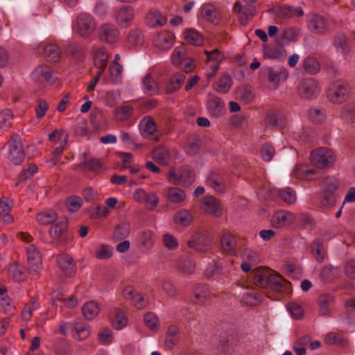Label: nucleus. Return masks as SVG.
<instances>
[{"label":"nucleus","instance_id":"f257e3e1","mask_svg":"<svg viewBox=\"0 0 355 355\" xmlns=\"http://www.w3.org/2000/svg\"><path fill=\"white\" fill-rule=\"evenodd\" d=\"M97 24L92 15L83 12L79 13L73 23V31L83 39H89L95 33Z\"/></svg>","mask_w":355,"mask_h":355},{"label":"nucleus","instance_id":"f03ea898","mask_svg":"<svg viewBox=\"0 0 355 355\" xmlns=\"http://www.w3.org/2000/svg\"><path fill=\"white\" fill-rule=\"evenodd\" d=\"M350 91L351 87L347 81L338 80L329 86L327 97L331 103L340 104L347 99Z\"/></svg>","mask_w":355,"mask_h":355},{"label":"nucleus","instance_id":"7ed1b4c3","mask_svg":"<svg viewBox=\"0 0 355 355\" xmlns=\"http://www.w3.org/2000/svg\"><path fill=\"white\" fill-rule=\"evenodd\" d=\"M68 219L67 217L58 218L49 230V234L52 242L56 246L67 243L68 241Z\"/></svg>","mask_w":355,"mask_h":355},{"label":"nucleus","instance_id":"20e7f679","mask_svg":"<svg viewBox=\"0 0 355 355\" xmlns=\"http://www.w3.org/2000/svg\"><path fill=\"white\" fill-rule=\"evenodd\" d=\"M310 159L313 164L319 168L330 167L334 162L333 152L324 147L312 151Z\"/></svg>","mask_w":355,"mask_h":355},{"label":"nucleus","instance_id":"39448f33","mask_svg":"<svg viewBox=\"0 0 355 355\" xmlns=\"http://www.w3.org/2000/svg\"><path fill=\"white\" fill-rule=\"evenodd\" d=\"M214 236L208 232H198L187 241V245L198 252H205L213 245Z\"/></svg>","mask_w":355,"mask_h":355},{"label":"nucleus","instance_id":"423d86ee","mask_svg":"<svg viewBox=\"0 0 355 355\" xmlns=\"http://www.w3.org/2000/svg\"><path fill=\"white\" fill-rule=\"evenodd\" d=\"M297 93L302 98L311 100L320 93L318 82L314 78H304L297 85Z\"/></svg>","mask_w":355,"mask_h":355},{"label":"nucleus","instance_id":"0eeeda50","mask_svg":"<svg viewBox=\"0 0 355 355\" xmlns=\"http://www.w3.org/2000/svg\"><path fill=\"white\" fill-rule=\"evenodd\" d=\"M234 10L236 12L240 23L244 26H246L257 13L254 6L252 4L242 6L239 1L235 2Z\"/></svg>","mask_w":355,"mask_h":355},{"label":"nucleus","instance_id":"6e6552de","mask_svg":"<svg viewBox=\"0 0 355 355\" xmlns=\"http://www.w3.org/2000/svg\"><path fill=\"white\" fill-rule=\"evenodd\" d=\"M272 275V270L268 267H258L252 271L254 283L260 288L269 287Z\"/></svg>","mask_w":355,"mask_h":355},{"label":"nucleus","instance_id":"1a4fd4ad","mask_svg":"<svg viewBox=\"0 0 355 355\" xmlns=\"http://www.w3.org/2000/svg\"><path fill=\"white\" fill-rule=\"evenodd\" d=\"M265 123L268 128L279 130L285 126L286 120L279 110H270L266 112Z\"/></svg>","mask_w":355,"mask_h":355},{"label":"nucleus","instance_id":"9d476101","mask_svg":"<svg viewBox=\"0 0 355 355\" xmlns=\"http://www.w3.org/2000/svg\"><path fill=\"white\" fill-rule=\"evenodd\" d=\"M119 32L114 25L105 24L98 28V37L101 40L112 44L117 41Z\"/></svg>","mask_w":355,"mask_h":355},{"label":"nucleus","instance_id":"9b49d317","mask_svg":"<svg viewBox=\"0 0 355 355\" xmlns=\"http://www.w3.org/2000/svg\"><path fill=\"white\" fill-rule=\"evenodd\" d=\"M57 263L66 276L71 277L76 274V264L71 256L67 254H61L57 257Z\"/></svg>","mask_w":355,"mask_h":355},{"label":"nucleus","instance_id":"f8f14e48","mask_svg":"<svg viewBox=\"0 0 355 355\" xmlns=\"http://www.w3.org/2000/svg\"><path fill=\"white\" fill-rule=\"evenodd\" d=\"M308 27L315 33L324 34L327 31L329 25L324 17L315 14L310 18L308 22Z\"/></svg>","mask_w":355,"mask_h":355},{"label":"nucleus","instance_id":"ddd939ff","mask_svg":"<svg viewBox=\"0 0 355 355\" xmlns=\"http://www.w3.org/2000/svg\"><path fill=\"white\" fill-rule=\"evenodd\" d=\"M337 195L320 191L315 194L314 199L317 205L322 209L332 207L336 202Z\"/></svg>","mask_w":355,"mask_h":355},{"label":"nucleus","instance_id":"4468645a","mask_svg":"<svg viewBox=\"0 0 355 355\" xmlns=\"http://www.w3.org/2000/svg\"><path fill=\"white\" fill-rule=\"evenodd\" d=\"M32 76L39 83H53L55 80L51 69L46 65H40L36 67Z\"/></svg>","mask_w":355,"mask_h":355},{"label":"nucleus","instance_id":"2eb2a0df","mask_svg":"<svg viewBox=\"0 0 355 355\" xmlns=\"http://www.w3.org/2000/svg\"><path fill=\"white\" fill-rule=\"evenodd\" d=\"M205 210L211 216L219 217L223 214L220 201L213 196H205L202 201Z\"/></svg>","mask_w":355,"mask_h":355},{"label":"nucleus","instance_id":"dca6fc26","mask_svg":"<svg viewBox=\"0 0 355 355\" xmlns=\"http://www.w3.org/2000/svg\"><path fill=\"white\" fill-rule=\"evenodd\" d=\"M341 270L339 266L331 264L325 265L321 270L320 277L326 283H332L340 277Z\"/></svg>","mask_w":355,"mask_h":355},{"label":"nucleus","instance_id":"f3484780","mask_svg":"<svg viewBox=\"0 0 355 355\" xmlns=\"http://www.w3.org/2000/svg\"><path fill=\"white\" fill-rule=\"evenodd\" d=\"M207 106L210 114L214 117H219L225 112L224 103L219 97L214 95L209 96Z\"/></svg>","mask_w":355,"mask_h":355},{"label":"nucleus","instance_id":"a211bd4d","mask_svg":"<svg viewBox=\"0 0 355 355\" xmlns=\"http://www.w3.org/2000/svg\"><path fill=\"white\" fill-rule=\"evenodd\" d=\"M65 53L76 61H83L85 57V51L83 46L77 42H71L65 48Z\"/></svg>","mask_w":355,"mask_h":355},{"label":"nucleus","instance_id":"6ab92c4d","mask_svg":"<svg viewBox=\"0 0 355 355\" xmlns=\"http://www.w3.org/2000/svg\"><path fill=\"white\" fill-rule=\"evenodd\" d=\"M134 17V9L130 6H123L116 15V21L122 27H127Z\"/></svg>","mask_w":355,"mask_h":355},{"label":"nucleus","instance_id":"aec40b11","mask_svg":"<svg viewBox=\"0 0 355 355\" xmlns=\"http://www.w3.org/2000/svg\"><path fill=\"white\" fill-rule=\"evenodd\" d=\"M334 302V297L333 295L328 293L321 294L318 299L320 315L322 316H329L331 315L329 308Z\"/></svg>","mask_w":355,"mask_h":355},{"label":"nucleus","instance_id":"412c9836","mask_svg":"<svg viewBox=\"0 0 355 355\" xmlns=\"http://www.w3.org/2000/svg\"><path fill=\"white\" fill-rule=\"evenodd\" d=\"M295 220L294 215L288 211H279L272 218V224L275 227H281L286 224H290Z\"/></svg>","mask_w":355,"mask_h":355},{"label":"nucleus","instance_id":"4be33fe9","mask_svg":"<svg viewBox=\"0 0 355 355\" xmlns=\"http://www.w3.org/2000/svg\"><path fill=\"white\" fill-rule=\"evenodd\" d=\"M143 90L150 96L157 95L159 92V84L150 73H147L142 79Z\"/></svg>","mask_w":355,"mask_h":355},{"label":"nucleus","instance_id":"5701e85b","mask_svg":"<svg viewBox=\"0 0 355 355\" xmlns=\"http://www.w3.org/2000/svg\"><path fill=\"white\" fill-rule=\"evenodd\" d=\"M179 328L175 325H170L168 327L164 345L167 349H172L179 342Z\"/></svg>","mask_w":355,"mask_h":355},{"label":"nucleus","instance_id":"b1692460","mask_svg":"<svg viewBox=\"0 0 355 355\" xmlns=\"http://www.w3.org/2000/svg\"><path fill=\"white\" fill-rule=\"evenodd\" d=\"M185 79L186 76L181 72H178L173 75L169 80V83L166 86V94H173L179 90Z\"/></svg>","mask_w":355,"mask_h":355},{"label":"nucleus","instance_id":"393cba45","mask_svg":"<svg viewBox=\"0 0 355 355\" xmlns=\"http://www.w3.org/2000/svg\"><path fill=\"white\" fill-rule=\"evenodd\" d=\"M201 15L205 20L213 24H217L220 21L218 10L211 3H207L202 6Z\"/></svg>","mask_w":355,"mask_h":355},{"label":"nucleus","instance_id":"a878e982","mask_svg":"<svg viewBox=\"0 0 355 355\" xmlns=\"http://www.w3.org/2000/svg\"><path fill=\"white\" fill-rule=\"evenodd\" d=\"M286 51L284 48L273 46L268 47L264 46L263 58L274 59V60H284L286 56Z\"/></svg>","mask_w":355,"mask_h":355},{"label":"nucleus","instance_id":"bb28decb","mask_svg":"<svg viewBox=\"0 0 355 355\" xmlns=\"http://www.w3.org/2000/svg\"><path fill=\"white\" fill-rule=\"evenodd\" d=\"M195 173L191 167L184 166L181 168L178 180L184 186L189 187L195 181Z\"/></svg>","mask_w":355,"mask_h":355},{"label":"nucleus","instance_id":"cd10ccee","mask_svg":"<svg viewBox=\"0 0 355 355\" xmlns=\"http://www.w3.org/2000/svg\"><path fill=\"white\" fill-rule=\"evenodd\" d=\"M130 231L131 227L129 223H120L114 229L113 239L116 241H122L129 236Z\"/></svg>","mask_w":355,"mask_h":355},{"label":"nucleus","instance_id":"c85d7f7f","mask_svg":"<svg viewBox=\"0 0 355 355\" xmlns=\"http://www.w3.org/2000/svg\"><path fill=\"white\" fill-rule=\"evenodd\" d=\"M264 70L268 73V79L270 83L279 85L281 81L285 80L288 77V71L285 69H280L279 71H275L272 67H266Z\"/></svg>","mask_w":355,"mask_h":355},{"label":"nucleus","instance_id":"c756f323","mask_svg":"<svg viewBox=\"0 0 355 355\" xmlns=\"http://www.w3.org/2000/svg\"><path fill=\"white\" fill-rule=\"evenodd\" d=\"M169 157V150L163 146H157L153 151V159L160 165H166Z\"/></svg>","mask_w":355,"mask_h":355},{"label":"nucleus","instance_id":"7c9ffc66","mask_svg":"<svg viewBox=\"0 0 355 355\" xmlns=\"http://www.w3.org/2000/svg\"><path fill=\"white\" fill-rule=\"evenodd\" d=\"M232 85V80L230 76L227 73H224L218 82L213 84L214 89L221 94H226L229 92Z\"/></svg>","mask_w":355,"mask_h":355},{"label":"nucleus","instance_id":"2f4dec72","mask_svg":"<svg viewBox=\"0 0 355 355\" xmlns=\"http://www.w3.org/2000/svg\"><path fill=\"white\" fill-rule=\"evenodd\" d=\"M173 221L182 227L189 226L193 221V216L187 209H181L174 214Z\"/></svg>","mask_w":355,"mask_h":355},{"label":"nucleus","instance_id":"473e14b6","mask_svg":"<svg viewBox=\"0 0 355 355\" xmlns=\"http://www.w3.org/2000/svg\"><path fill=\"white\" fill-rule=\"evenodd\" d=\"M206 183L218 192H223L225 190V185L222 178L214 172L209 173L206 180Z\"/></svg>","mask_w":355,"mask_h":355},{"label":"nucleus","instance_id":"72a5a7b5","mask_svg":"<svg viewBox=\"0 0 355 355\" xmlns=\"http://www.w3.org/2000/svg\"><path fill=\"white\" fill-rule=\"evenodd\" d=\"M90 335L89 327L82 323L76 322L72 327V336L74 338L82 340Z\"/></svg>","mask_w":355,"mask_h":355},{"label":"nucleus","instance_id":"f704fd0d","mask_svg":"<svg viewBox=\"0 0 355 355\" xmlns=\"http://www.w3.org/2000/svg\"><path fill=\"white\" fill-rule=\"evenodd\" d=\"M82 312L87 320H92L95 318L99 313L98 305L94 301L88 302L83 305Z\"/></svg>","mask_w":355,"mask_h":355},{"label":"nucleus","instance_id":"c9c22d12","mask_svg":"<svg viewBox=\"0 0 355 355\" xmlns=\"http://www.w3.org/2000/svg\"><path fill=\"white\" fill-rule=\"evenodd\" d=\"M340 186L338 180L334 176H327L323 178L322 191L336 194Z\"/></svg>","mask_w":355,"mask_h":355},{"label":"nucleus","instance_id":"e433bc0d","mask_svg":"<svg viewBox=\"0 0 355 355\" xmlns=\"http://www.w3.org/2000/svg\"><path fill=\"white\" fill-rule=\"evenodd\" d=\"M220 243L223 250L229 252L230 254H235L236 240L232 234H224L221 236Z\"/></svg>","mask_w":355,"mask_h":355},{"label":"nucleus","instance_id":"4c0bfd02","mask_svg":"<svg viewBox=\"0 0 355 355\" xmlns=\"http://www.w3.org/2000/svg\"><path fill=\"white\" fill-rule=\"evenodd\" d=\"M186 198L183 190L177 187H170L168 189L166 199L173 203H179L184 200Z\"/></svg>","mask_w":355,"mask_h":355},{"label":"nucleus","instance_id":"58836bf2","mask_svg":"<svg viewBox=\"0 0 355 355\" xmlns=\"http://www.w3.org/2000/svg\"><path fill=\"white\" fill-rule=\"evenodd\" d=\"M289 282L286 280L282 275H273L270 277V282L269 287H270L272 290L282 292L286 288L287 284Z\"/></svg>","mask_w":355,"mask_h":355},{"label":"nucleus","instance_id":"ea45409f","mask_svg":"<svg viewBox=\"0 0 355 355\" xmlns=\"http://www.w3.org/2000/svg\"><path fill=\"white\" fill-rule=\"evenodd\" d=\"M25 157L22 146H10V158L11 162L15 164H21Z\"/></svg>","mask_w":355,"mask_h":355},{"label":"nucleus","instance_id":"a19ab883","mask_svg":"<svg viewBox=\"0 0 355 355\" xmlns=\"http://www.w3.org/2000/svg\"><path fill=\"white\" fill-rule=\"evenodd\" d=\"M44 56L51 62H58L60 58V51L59 47L54 44H51L45 46L44 49Z\"/></svg>","mask_w":355,"mask_h":355},{"label":"nucleus","instance_id":"79ce46f5","mask_svg":"<svg viewBox=\"0 0 355 355\" xmlns=\"http://www.w3.org/2000/svg\"><path fill=\"white\" fill-rule=\"evenodd\" d=\"M87 155V153H84L85 159L80 164V166L83 170L97 172L102 167V163L98 159H96L90 158L89 159H87V158H86Z\"/></svg>","mask_w":355,"mask_h":355},{"label":"nucleus","instance_id":"37998d69","mask_svg":"<svg viewBox=\"0 0 355 355\" xmlns=\"http://www.w3.org/2000/svg\"><path fill=\"white\" fill-rule=\"evenodd\" d=\"M334 46L338 50H340L343 53H348L349 52V46L348 45V40L343 33H337L334 37Z\"/></svg>","mask_w":355,"mask_h":355},{"label":"nucleus","instance_id":"c03bdc74","mask_svg":"<svg viewBox=\"0 0 355 355\" xmlns=\"http://www.w3.org/2000/svg\"><path fill=\"white\" fill-rule=\"evenodd\" d=\"M262 295L255 292H246L242 295L241 302L246 305L253 306L260 303Z\"/></svg>","mask_w":355,"mask_h":355},{"label":"nucleus","instance_id":"a18cd8bd","mask_svg":"<svg viewBox=\"0 0 355 355\" xmlns=\"http://www.w3.org/2000/svg\"><path fill=\"white\" fill-rule=\"evenodd\" d=\"M108 58L109 56L105 49L101 48L98 49L94 57L95 66L98 68L106 69Z\"/></svg>","mask_w":355,"mask_h":355},{"label":"nucleus","instance_id":"49530a36","mask_svg":"<svg viewBox=\"0 0 355 355\" xmlns=\"http://www.w3.org/2000/svg\"><path fill=\"white\" fill-rule=\"evenodd\" d=\"M186 41L194 46H200L203 43L202 36L194 29H188L184 32Z\"/></svg>","mask_w":355,"mask_h":355},{"label":"nucleus","instance_id":"de8ad7c7","mask_svg":"<svg viewBox=\"0 0 355 355\" xmlns=\"http://www.w3.org/2000/svg\"><path fill=\"white\" fill-rule=\"evenodd\" d=\"M148 17L152 20V23L149 24V25L153 27L163 26L166 22V17L155 9H152L149 11Z\"/></svg>","mask_w":355,"mask_h":355},{"label":"nucleus","instance_id":"09e8293b","mask_svg":"<svg viewBox=\"0 0 355 355\" xmlns=\"http://www.w3.org/2000/svg\"><path fill=\"white\" fill-rule=\"evenodd\" d=\"M144 322L146 326L153 331H157L159 329V319L157 315L153 312L146 313L144 316Z\"/></svg>","mask_w":355,"mask_h":355},{"label":"nucleus","instance_id":"8fccbe9b","mask_svg":"<svg viewBox=\"0 0 355 355\" xmlns=\"http://www.w3.org/2000/svg\"><path fill=\"white\" fill-rule=\"evenodd\" d=\"M340 116L348 122L355 121V103L345 105L341 110Z\"/></svg>","mask_w":355,"mask_h":355},{"label":"nucleus","instance_id":"3c124183","mask_svg":"<svg viewBox=\"0 0 355 355\" xmlns=\"http://www.w3.org/2000/svg\"><path fill=\"white\" fill-rule=\"evenodd\" d=\"M128 41L135 46H143L145 42L144 36L140 30L131 31L128 36Z\"/></svg>","mask_w":355,"mask_h":355},{"label":"nucleus","instance_id":"603ef678","mask_svg":"<svg viewBox=\"0 0 355 355\" xmlns=\"http://www.w3.org/2000/svg\"><path fill=\"white\" fill-rule=\"evenodd\" d=\"M303 68L310 74H315L320 70L318 62L312 57H308L304 60Z\"/></svg>","mask_w":355,"mask_h":355},{"label":"nucleus","instance_id":"864d4df0","mask_svg":"<svg viewBox=\"0 0 355 355\" xmlns=\"http://www.w3.org/2000/svg\"><path fill=\"white\" fill-rule=\"evenodd\" d=\"M65 205L69 211L76 212L82 207L83 200L78 196H71L66 199Z\"/></svg>","mask_w":355,"mask_h":355},{"label":"nucleus","instance_id":"5fc2aeb1","mask_svg":"<svg viewBox=\"0 0 355 355\" xmlns=\"http://www.w3.org/2000/svg\"><path fill=\"white\" fill-rule=\"evenodd\" d=\"M37 220L40 223L47 225L51 223H55L58 218L55 212L50 211L37 214Z\"/></svg>","mask_w":355,"mask_h":355},{"label":"nucleus","instance_id":"6e6d98bb","mask_svg":"<svg viewBox=\"0 0 355 355\" xmlns=\"http://www.w3.org/2000/svg\"><path fill=\"white\" fill-rule=\"evenodd\" d=\"M311 249L316 261L319 263L322 262L324 259L322 243L320 241L315 240L312 243Z\"/></svg>","mask_w":355,"mask_h":355},{"label":"nucleus","instance_id":"4d7b16f0","mask_svg":"<svg viewBox=\"0 0 355 355\" xmlns=\"http://www.w3.org/2000/svg\"><path fill=\"white\" fill-rule=\"evenodd\" d=\"M309 119L314 123L318 124L325 119V115L320 108H310L308 112Z\"/></svg>","mask_w":355,"mask_h":355},{"label":"nucleus","instance_id":"13d9d810","mask_svg":"<svg viewBox=\"0 0 355 355\" xmlns=\"http://www.w3.org/2000/svg\"><path fill=\"white\" fill-rule=\"evenodd\" d=\"M205 54L207 55V61H214L216 64H220L223 60H225V56L224 53L220 51L218 49L212 51H205Z\"/></svg>","mask_w":355,"mask_h":355},{"label":"nucleus","instance_id":"bf43d9fd","mask_svg":"<svg viewBox=\"0 0 355 355\" xmlns=\"http://www.w3.org/2000/svg\"><path fill=\"white\" fill-rule=\"evenodd\" d=\"M103 118L102 112L97 107L93 108L90 113V121L93 127L99 130L103 128V125L100 123L99 121Z\"/></svg>","mask_w":355,"mask_h":355},{"label":"nucleus","instance_id":"052dcab7","mask_svg":"<svg viewBox=\"0 0 355 355\" xmlns=\"http://www.w3.org/2000/svg\"><path fill=\"white\" fill-rule=\"evenodd\" d=\"M115 315L116 319L112 322V325L114 329L120 330L125 326V317L123 311L119 308L116 309Z\"/></svg>","mask_w":355,"mask_h":355},{"label":"nucleus","instance_id":"680f3d73","mask_svg":"<svg viewBox=\"0 0 355 355\" xmlns=\"http://www.w3.org/2000/svg\"><path fill=\"white\" fill-rule=\"evenodd\" d=\"M9 271L16 281L22 282L26 279L24 268L17 264L10 266Z\"/></svg>","mask_w":355,"mask_h":355},{"label":"nucleus","instance_id":"e2e57ef3","mask_svg":"<svg viewBox=\"0 0 355 355\" xmlns=\"http://www.w3.org/2000/svg\"><path fill=\"white\" fill-rule=\"evenodd\" d=\"M222 264L214 261L207 266L204 274L207 278H210L215 275L220 273L222 271Z\"/></svg>","mask_w":355,"mask_h":355},{"label":"nucleus","instance_id":"0e129e2a","mask_svg":"<svg viewBox=\"0 0 355 355\" xmlns=\"http://www.w3.org/2000/svg\"><path fill=\"white\" fill-rule=\"evenodd\" d=\"M279 196L282 198L284 202L292 204L295 202V193L293 190L287 187L284 189H281L279 191Z\"/></svg>","mask_w":355,"mask_h":355},{"label":"nucleus","instance_id":"69168bd1","mask_svg":"<svg viewBox=\"0 0 355 355\" xmlns=\"http://www.w3.org/2000/svg\"><path fill=\"white\" fill-rule=\"evenodd\" d=\"M195 263L189 259H184L178 265V270L182 273L192 274L195 270Z\"/></svg>","mask_w":355,"mask_h":355},{"label":"nucleus","instance_id":"338daca9","mask_svg":"<svg viewBox=\"0 0 355 355\" xmlns=\"http://www.w3.org/2000/svg\"><path fill=\"white\" fill-rule=\"evenodd\" d=\"M158 196L153 192L148 193L142 203L146 204V209L153 210L159 204Z\"/></svg>","mask_w":355,"mask_h":355},{"label":"nucleus","instance_id":"774afa93","mask_svg":"<svg viewBox=\"0 0 355 355\" xmlns=\"http://www.w3.org/2000/svg\"><path fill=\"white\" fill-rule=\"evenodd\" d=\"M98 340L102 345H109L112 342L113 334L110 329L101 330L98 334Z\"/></svg>","mask_w":355,"mask_h":355}]
</instances>
